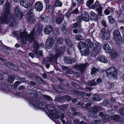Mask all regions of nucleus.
Wrapping results in <instances>:
<instances>
[{
	"instance_id": "obj_47",
	"label": "nucleus",
	"mask_w": 124,
	"mask_h": 124,
	"mask_svg": "<svg viewBox=\"0 0 124 124\" xmlns=\"http://www.w3.org/2000/svg\"><path fill=\"white\" fill-rule=\"evenodd\" d=\"M60 109L64 111H66L67 109V107L64 105H61L59 106Z\"/></svg>"
},
{
	"instance_id": "obj_48",
	"label": "nucleus",
	"mask_w": 124,
	"mask_h": 124,
	"mask_svg": "<svg viewBox=\"0 0 124 124\" xmlns=\"http://www.w3.org/2000/svg\"><path fill=\"white\" fill-rule=\"evenodd\" d=\"M75 39L77 40L80 41L82 39V37L80 35H78L76 36Z\"/></svg>"
},
{
	"instance_id": "obj_54",
	"label": "nucleus",
	"mask_w": 124,
	"mask_h": 124,
	"mask_svg": "<svg viewBox=\"0 0 124 124\" xmlns=\"http://www.w3.org/2000/svg\"><path fill=\"white\" fill-rule=\"evenodd\" d=\"M101 122V120L99 119L96 120L94 121H92V123L93 124H98Z\"/></svg>"
},
{
	"instance_id": "obj_32",
	"label": "nucleus",
	"mask_w": 124,
	"mask_h": 124,
	"mask_svg": "<svg viewBox=\"0 0 124 124\" xmlns=\"http://www.w3.org/2000/svg\"><path fill=\"white\" fill-rule=\"evenodd\" d=\"M74 49L72 47L70 46L67 50V52L68 54L70 55H71L73 52H74Z\"/></svg>"
},
{
	"instance_id": "obj_60",
	"label": "nucleus",
	"mask_w": 124,
	"mask_h": 124,
	"mask_svg": "<svg viewBox=\"0 0 124 124\" xmlns=\"http://www.w3.org/2000/svg\"><path fill=\"white\" fill-rule=\"evenodd\" d=\"M6 65L9 68H12L11 67V65L12 64V63L10 62H6Z\"/></svg>"
},
{
	"instance_id": "obj_4",
	"label": "nucleus",
	"mask_w": 124,
	"mask_h": 124,
	"mask_svg": "<svg viewBox=\"0 0 124 124\" xmlns=\"http://www.w3.org/2000/svg\"><path fill=\"white\" fill-rule=\"evenodd\" d=\"M106 73L107 77L110 79L115 78L117 75V70L116 69L113 67L107 69Z\"/></svg>"
},
{
	"instance_id": "obj_59",
	"label": "nucleus",
	"mask_w": 124,
	"mask_h": 124,
	"mask_svg": "<svg viewBox=\"0 0 124 124\" xmlns=\"http://www.w3.org/2000/svg\"><path fill=\"white\" fill-rule=\"evenodd\" d=\"M61 30L62 31H64L66 30L65 26H64V25H61Z\"/></svg>"
},
{
	"instance_id": "obj_34",
	"label": "nucleus",
	"mask_w": 124,
	"mask_h": 124,
	"mask_svg": "<svg viewBox=\"0 0 124 124\" xmlns=\"http://www.w3.org/2000/svg\"><path fill=\"white\" fill-rule=\"evenodd\" d=\"M88 84L89 85L91 86L95 85H97V83L94 80H93L89 81L88 82Z\"/></svg>"
},
{
	"instance_id": "obj_23",
	"label": "nucleus",
	"mask_w": 124,
	"mask_h": 124,
	"mask_svg": "<svg viewBox=\"0 0 124 124\" xmlns=\"http://www.w3.org/2000/svg\"><path fill=\"white\" fill-rule=\"evenodd\" d=\"M90 19L91 20H97V15L94 12L91 11L90 14Z\"/></svg>"
},
{
	"instance_id": "obj_56",
	"label": "nucleus",
	"mask_w": 124,
	"mask_h": 124,
	"mask_svg": "<svg viewBox=\"0 0 124 124\" xmlns=\"http://www.w3.org/2000/svg\"><path fill=\"white\" fill-rule=\"evenodd\" d=\"M105 14L106 15H108L110 13V11L109 9H107L104 11Z\"/></svg>"
},
{
	"instance_id": "obj_1",
	"label": "nucleus",
	"mask_w": 124,
	"mask_h": 124,
	"mask_svg": "<svg viewBox=\"0 0 124 124\" xmlns=\"http://www.w3.org/2000/svg\"><path fill=\"white\" fill-rule=\"evenodd\" d=\"M5 12L3 16L0 17V23H8L10 26L14 25L17 21L20 20L23 16V15L20 11L19 7L16 6L15 8V15L14 19L11 18V15L9 13V5L5 4L4 5Z\"/></svg>"
},
{
	"instance_id": "obj_44",
	"label": "nucleus",
	"mask_w": 124,
	"mask_h": 124,
	"mask_svg": "<svg viewBox=\"0 0 124 124\" xmlns=\"http://www.w3.org/2000/svg\"><path fill=\"white\" fill-rule=\"evenodd\" d=\"M43 96L45 100L47 101H51L52 100L51 98L48 95H44Z\"/></svg>"
},
{
	"instance_id": "obj_57",
	"label": "nucleus",
	"mask_w": 124,
	"mask_h": 124,
	"mask_svg": "<svg viewBox=\"0 0 124 124\" xmlns=\"http://www.w3.org/2000/svg\"><path fill=\"white\" fill-rule=\"evenodd\" d=\"M102 25L105 27H106L107 26V25L105 21H103L101 22Z\"/></svg>"
},
{
	"instance_id": "obj_27",
	"label": "nucleus",
	"mask_w": 124,
	"mask_h": 124,
	"mask_svg": "<svg viewBox=\"0 0 124 124\" xmlns=\"http://www.w3.org/2000/svg\"><path fill=\"white\" fill-rule=\"evenodd\" d=\"M102 7L101 5L99 6L98 7L96 8V9L99 16H101L102 15Z\"/></svg>"
},
{
	"instance_id": "obj_39",
	"label": "nucleus",
	"mask_w": 124,
	"mask_h": 124,
	"mask_svg": "<svg viewBox=\"0 0 124 124\" xmlns=\"http://www.w3.org/2000/svg\"><path fill=\"white\" fill-rule=\"evenodd\" d=\"M119 118V116L116 115L115 116H112L111 117V118L112 119L114 120L117 121Z\"/></svg>"
},
{
	"instance_id": "obj_53",
	"label": "nucleus",
	"mask_w": 124,
	"mask_h": 124,
	"mask_svg": "<svg viewBox=\"0 0 124 124\" xmlns=\"http://www.w3.org/2000/svg\"><path fill=\"white\" fill-rule=\"evenodd\" d=\"M109 116L107 115H106L103 118V120L104 122H107L108 120Z\"/></svg>"
},
{
	"instance_id": "obj_21",
	"label": "nucleus",
	"mask_w": 124,
	"mask_h": 124,
	"mask_svg": "<svg viewBox=\"0 0 124 124\" xmlns=\"http://www.w3.org/2000/svg\"><path fill=\"white\" fill-rule=\"evenodd\" d=\"M103 49L107 53H109L111 51V49L109 45L108 44H105L103 46Z\"/></svg>"
},
{
	"instance_id": "obj_50",
	"label": "nucleus",
	"mask_w": 124,
	"mask_h": 124,
	"mask_svg": "<svg viewBox=\"0 0 124 124\" xmlns=\"http://www.w3.org/2000/svg\"><path fill=\"white\" fill-rule=\"evenodd\" d=\"M63 98L65 99H67L68 101H70L71 100L70 97L68 95H66L63 96Z\"/></svg>"
},
{
	"instance_id": "obj_51",
	"label": "nucleus",
	"mask_w": 124,
	"mask_h": 124,
	"mask_svg": "<svg viewBox=\"0 0 124 124\" xmlns=\"http://www.w3.org/2000/svg\"><path fill=\"white\" fill-rule=\"evenodd\" d=\"M54 89L55 90L58 92H60L61 91L60 89L59 88V86L57 85L54 86Z\"/></svg>"
},
{
	"instance_id": "obj_7",
	"label": "nucleus",
	"mask_w": 124,
	"mask_h": 124,
	"mask_svg": "<svg viewBox=\"0 0 124 124\" xmlns=\"http://www.w3.org/2000/svg\"><path fill=\"white\" fill-rule=\"evenodd\" d=\"M101 34L102 36V39L104 40H108L110 38V33L105 28H103L101 30Z\"/></svg>"
},
{
	"instance_id": "obj_55",
	"label": "nucleus",
	"mask_w": 124,
	"mask_h": 124,
	"mask_svg": "<svg viewBox=\"0 0 124 124\" xmlns=\"http://www.w3.org/2000/svg\"><path fill=\"white\" fill-rule=\"evenodd\" d=\"M11 66L12 68H10L13 70H15L17 68V66H16L13 63H12V64H11Z\"/></svg>"
},
{
	"instance_id": "obj_46",
	"label": "nucleus",
	"mask_w": 124,
	"mask_h": 124,
	"mask_svg": "<svg viewBox=\"0 0 124 124\" xmlns=\"http://www.w3.org/2000/svg\"><path fill=\"white\" fill-rule=\"evenodd\" d=\"M89 114L91 117H96L97 116L96 113L93 111H90L89 112Z\"/></svg>"
},
{
	"instance_id": "obj_14",
	"label": "nucleus",
	"mask_w": 124,
	"mask_h": 124,
	"mask_svg": "<svg viewBox=\"0 0 124 124\" xmlns=\"http://www.w3.org/2000/svg\"><path fill=\"white\" fill-rule=\"evenodd\" d=\"M82 20L85 22L88 21L89 18V15L88 13L85 11H82L81 13Z\"/></svg>"
},
{
	"instance_id": "obj_35",
	"label": "nucleus",
	"mask_w": 124,
	"mask_h": 124,
	"mask_svg": "<svg viewBox=\"0 0 124 124\" xmlns=\"http://www.w3.org/2000/svg\"><path fill=\"white\" fill-rule=\"evenodd\" d=\"M66 44L69 47L71 46L72 45V44L71 41L68 38H65V40Z\"/></svg>"
},
{
	"instance_id": "obj_18",
	"label": "nucleus",
	"mask_w": 124,
	"mask_h": 124,
	"mask_svg": "<svg viewBox=\"0 0 124 124\" xmlns=\"http://www.w3.org/2000/svg\"><path fill=\"white\" fill-rule=\"evenodd\" d=\"M64 18V15H62L61 17L56 16L55 19V23L57 24H60L62 22Z\"/></svg>"
},
{
	"instance_id": "obj_19",
	"label": "nucleus",
	"mask_w": 124,
	"mask_h": 124,
	"mask_svg": "<svg viewBox=\"0 0 124 124\" xmlns=\"http://www.w3.org/2000/svg\"><path fill=\"white\" fill-rule=\"evenodd\" d=\"M98 60L101 62L106 63L108 62V60L104 56L101 55L99 56L97 58Z\"/></svg>"
},
{
	"instance_id": "obj_52",
	"label": "nucleus",
	"mask_w": 124,
	"mask_h": 124,
	"mask_svg": "<svg viewBox=\"0 0 124 124\" xmlns=\"http://www.w3.org/2000/svg\"><path fill=\"white\" fill-rule=\"evenodd\" d=\"M77 21L78 23H80L82 20V15L81 16H78L76 17Z\"/></svg>"
},
{
	"instance_id": "obj_6",
	"label": "nucleus",
	"mask_w": 124,
	"mask_h": 124,
	"mask_svg": "<svg viewBox=\"0 0 124 124\" xmlns=\"http://www.w3.org/2000/svg\"><path fill=\"white\" fill-rule=\"evenodd\" d=\"M63 52V51H61L60 50H57L56 51V54L54 57H53V55L51 54L47 57V58L48 59V61H49L54 62H56V59L58 57L60 56L62 54Z\"/></svg>"
},
{
	"instance_id": "obj_62",
	"label": "nucleus",
	"mask_w": 124,
	"mask_h": 124,
	"mask_svg": "<svg viewBox=\"0 0 124 124\" xmlns=\"http://www.w3.org/2000/svg\"><path fill=\"white\" fill-rule=\"evenodd\" d=\"M71 15V13L69 12H67L65 14V16H66L67 18H69V17Z\"/></svg>"
},
{
	"instance_id": "obj_45",
	"label": "nucleus",
	"mask_w": 124,
	"mask_h": 124,
	"mask_svg": "<svg viewBox=\"0 0 124 124\" xmlns=\"http://www.w3.org/2000/svg\"><path fill=\"white\" fill-rule=\"evenodd\" d=\"M46 7L49 9V11L50 12H52L53 10V6L50 5H46Z\"/></svg>"
},
{
	"instance_id": "obj_43",
	"label": "nucleus",
	"mask_w": 124,
	"mask_h": 124,
	"mask_svg": "<svg viewBox=\"0 0 124 124\" xmlns=\"http://www.w3.org/2000/svg\"><path fill=\"white\" fill-rule=\"evenodd\" d=\"M99 5V2L97 1L94 3V4L93 5L92 8L95 9L100 5Z\"/></svg>"
},
{
	"instance_id": "obj_20",
	"label": "nucleus",
	"mask_w": 124,
	"mask_h": 124,
	"mask_svg": "<svg viewBox=\"0 0 124 124\" xmlns=\"http://www.w3.org/2000/svg\"><path fill=\"white\" fill-rule=\"evenodd\" d=\"M85 67V65L84 64L81 65H77L75 66L74 68L78 70H80L81 71H83Z\"/></svg>"
},
{
	"instance_id": "obj_26",
	"label": "nucleus",
	"mask_w": 124,
	"mask_h": 124,
	"mask_svg": "<svg viewBox=\"0 0 124 124\" xmlns=\"http://www.w3.org/2000/svg\"><path fill=\"white\" fill-rule=\"evenodd\" d=\"M94 2L93 0H88L86 2V5L89 8H92V4Z\"/></svg>"
},
{
	"instance_id": "obj_22",
	"label": "nucleus",
	"mask_w": 124,
	"mask_h": 124,
	"mask_svg": "<svg viewBox=\"0 0 124 124\" xmlns=\"http://www.w3.org/2000/svg\"><path fill=\"white\" fill-rule=\"evenodd\" d=\"M20 4L25 8H27L28 6V2L27 0H21Z\"/></svg>"
},
{
	"instance_id": "obj_42",
	"label": "nucleus",
	"mask_w": 124,
	"mask_h": 124,
	"mask_svg": "<svg viewBox=\"0 0 124 124\" xmlns=\"http://www.w3.org/2000/svg\"><path fill=\"white\" fill-rule=\"evenodd\" d=\"M55 5L56 6L61 7L62 5V3L59 0H57L55 2Z\"/></svg>"
},
{
	"instance_id": "obj_8",
	"label": "nucleus",
	"mask_w": 124,
	"mask_h": 124,
	"mask_svg": "<svg viewBox=\"0 0 124 124\" xmlns=\"http://www.w3.org/2000/svg\"><path fill=\"white\" fill-rule=\"evenodd\" d=\"M113 35L116 42L119 45L121 44L122 42V38L119 31L116 30H115L114 31Z\"/></svg>"
},
{
	"instance_id": "obj_38",
	"label": "nucleus",
	"mask_w": 124,
	"mask_h": 124,
	"mask_svg": "<svg viewBox=\"0 0 124 124\" xmlns=\"http://www.w3.org/2000/svg\"><path fill=\"white\" fill-rule=\"evenodd\" d=\"M41 18L42 21L45 22H47L48 20L49 19V18L48 17L46 16H42Z\"/></svg>"
},
{
	"instance_id": "obj_61",
	"label": "nucleus",
	"mask_w": 124,
	"mask_h": 124,
	"mask_svg": "<svg viewBox=\"0 0 124 124\" xmlns=\"http://www.w3.org/2000/svg\"><path fill=\"white\" fill-rule=\"evenodd\" d=\"M21 82L19 81H16L14 84V86L15 87H17L19 84Z\"/></svg>"
},
{
	"instance_id": "obj_28",
	"label": "nucleus",
	"mask_w": 124,
	"mask_h": 124,
	"mask_svg": "<svg viewBox=\"0 0 124 124\" xmlns=\"http://www.w3.org/2000/svg\"><path fill=\"white\" fill-rule=\"evenodd\" d=\"M101 108L100 107L95 105L93 109V112L96 113L97 111L101 110Z\"/></svg>"
},
{
	"instance_id": "obj_11",
	"label": "nucleus",
	"mask_w": 124,
	"mask_h": 124,
	"mask_svg": "<svg viewBox=\"0 0 124 124\" xmlns=\"http://www.w3.org/2000/svg\"><path fill=\"white\" fill-rule=\"evenodd\" d=\"M55 43L53 39L49 38L47 39L46 43V47L48 49L51 48Z\"/></svg>"
},
{
	"instance_id": "obj_3",
	"label": "nucleus",
	"mask_w": 124,
	"mask_h": 124,
	"mask_svg": "<svg viewBox=\"0 0 124 124\" xmlns=\"http://www.w3.org/2000/svg\"><path fill=\"white\" fill-rule=\"evenodd\" d=\"M47 108L52 117L55 119H59L60 118L58 111L55 109L53 105L52 104L49 105Z\"/></svg>"
},
{
	"instance_id": "obj_58",
	"label": "nucleus",
	"mask_w": 124,
	"mask_h": 124,
	"mask_svg": "<svg viewBox=\"0 0 124 124\" xmlns=\"http://www.w3.org/2000/svg\"><path fill=\"white\" fill-rule=\"evenodd\" d=\"M102 104L103 105H105L107 106H108V102L107 100H104L103 101Z\"/></svg>"
},
{
	"instance_id": "obj_17",
	"label": "nucleus",
	"mask_w": 124,
	"mask_h": 124,
	"mask_svg": "<svg viewBox=\"0 0 124 124\" xmlns=\"http://www.w3.org/2000/svg\"><path fill=\"white\" fill-rule=\"evenodd\" d=\"M63 60L64 62L68 63H72L74 62L75 61L74 58L69 57H65Z\"/></svg>"
},
{
	"instance_id": "obj_36",
	"label": "nucleus",
	"mask_w": 124,
	"mask_h": 124,
	"mask_svg": "<svg viewBox=\"0 0 124 124\" xmlns=\"http://www.w3.org/2000/svg\"><path fill=\"white\" fill-rule=\"evenodd\" d=\"M93 98L95 101H99L100 100V98L99 95L97 94H95L93 96Z\"/></svg>"
},
{
	"instance_id": "obj_63",
	"label": "nucleus",
	"mask_w": 124,
	"mask_h": 124,
	"mask_svg": "<svg viewBox=\"0 0 124 124\" xmlns=\"http://www.w3.org/2000/svg\"><path fill=\"white\" fill-rule=\"evenodd\" d=\"M108 113L111 114H113V113L115 112V111L114 110H111V109L108 110Z\"/></svg>"
},
{
	"instance_id": "obj_5",
	"label": "nucleus",
	"mask_w": 124,
	"mask_h": 124,
	"mask_svg": "<svg viewBox=\"0 0 124 124\" xmlns=\"http://www.w3.org/2000/svg\"><path fill=\"white\" fill-rule=\"evenodd\" d=\"M44 46V45L42 43L38 44L37 42L36 41H34L33 43V49L32 50V52L35 54L36 55H39L42 56V50L39 51L37 53L38 49L39 47L40 46Z\"/></svg>"
},
{
	"instance_id": "obj_29",
	"label": "nucleus",
	"mask_w": 124,
	"mask_h": 124,
	"mask_svg": "<svg viewBox=\"0 0 124 124\" xmlns=\"http://www.w3.org/2000/svg\"><path fill=\"white\" fill-rule=\"evenodd\" d=\"M86 42L88 43V46L90 48H92L93 46V43L91 40L88 39H87L86 40Z\"/></svg>"
},
{
	"instance_id": "obj_12",
	"label": "nucleus",
	"mask_w": 124,
	"mask_h": 124,
	"mask_svg": "<svg viewBox=\"0 0 124 124\" xmlns=\"http://www.w3.org/2000/svg\"><path fill=\"white\" fill-rule=\"evenodd\" d=\"M44 32L46 34H49L53 31L52 26L50 25L46 26L44 29Z\"/></svg>"
},
{
	"instance_id": "obj_16",
	"label": "nucleus",
	"mask_w": 124,
	"mask_h": 124,
	"mask_svg": "<svg viewBox=\"0 0 124 124\" xmlns=\"http://www.w3.org/2000/svg\"><path fill=\"white\" fill-rule=\"evenodd\" d=\"M94 51H93L91 54V55L94 57L99 52L100 49V46L99 45H97L94 47Z\"/></svg>"
},
{
	"instance_id": "obj_37",
	"label": "nucleus",
	"mask_w": 124,
	"mask_h": 124,
	"mask_svg": "<svg viewBox=\"0 0 124 124\" xmlns=\"http://www.w3.org/2000/svg\"><path fill=\"white\" fill-rule=\"evenodd\" d=\"M63 38L59 37L57 39V42L58 44H62L63 42Z\"/></svg>"
},
{
	"instance_id": "obj_41",
	"label": "nucleus",
	"mask_w": 124,
	"mask_h": 124,
	"mask_svg": "<svg viewBox=\"0 0 124 124\" xmlns=\"http://www.w3.org/2000/svg\"><path fill=\"white\" fill-rule=\"evenodd\" d=\"M14 78L12 76H10L8 78V81L10 84H12L13 82Z\"/></svg>"
},
{
	"instance_id": "obj_33",
	"label": "nucleus",
	"mask_w": 124,
	"mask_h": 124,
	"mask_svg": "<svg viewBox=\"0 0 124 124\" xmlns=\"http://www.w3.org/2000/svg\"><path fill=\"white\" fill-rule=\"evenodd\" d=\"M29 94L31 96H36L38 95V93L35 90L32 91L29 93Z\"/></svg>"
},
{
	"instance_id": "obj_25",
	"label": "nucleus",
	"mask_w": 124,
	"mask_h": 124,
	"mask_svg": "<svg viewBox=\"0 0 124 124\" xmlns=\"http://www.w3.org/2000/svg\"><path fill=\"white\" fill-rule=\"evenodd\" d=\"M87 44L85 42L82 41L80 42L79 43L78 48L79 49L84 48L86 47Z\"/></svg>"
},
{
	"instance_id": "obj_24",
	"label": "nucleus",
	"mask_w": 124,
	"mask_h": 124,
	"mask_svg": "<svg viewBox=\"0 0 124 124\" xmlns=\"http://www.w3.org/2000/svg\"><path fill=\"white\" fill-rule=\"evenodd\" d=\"M83 49H84L81 51V54L84 55H87L89 54V52L88 47H86Z\"/></svg>"
},
{
	"instance_id": "obj_49",
	"label": "nucleus",
	"mask_w": 124,
	"mask_h": 124,
	"mask_svg": "<svg viewBox=\"0 0 124 124\" xmlns=\"http://www.w3.org/2000/svg\"><path fill=\"white\" fill-rule=\"evenodd\" d=\"M118 55V54L116 52H114L111 54V56L112 58H115Z\"/></svg>"
},
{
	"instance_id": "obj_2",
	"label": "nucleus",
	"mask_w": 124,
	"mask_h": 124,
	"mask_svg": "<svg viewBox=\"0 0 124 124\" xmlns=\"http://www.w3.org/2000/svg\"><path fill=\"white\" fill-rule=\"evenodd\" d=\"M42 29V27L40 25H36L29 35H28L26 32L21 33V40L22 43L25 44L27 40L29 42H31L36 37L39 35Z\"/></svg>"
},
{
	"instance_id": "obj_15",
	"label": "nucleus",
	"mask_w": 124,
	"mask_h": 124,
	"mask_svg": "<svg viewBox=\"0 0 124 124\" xmlns=\"http://www.w3.org/2000/svg\"><path fill=\"white\" fill-rule=\"evenodd\" d=\"M11 86L10 85H8L7 84L4 83L1 85V87L0 89L8 92L11 89Z\"/></svg>"
},
{
	"instance_id": "obj_13",
	"label": "nucleus",
	"mask_w": 124,
	"mask_h": 124,
	"mask_svg": "<svg viewBox=\"0 0 124 124\" xmlns=\"http://www.w3.org/2000/svg\"><path fill=\"white\" fill-rule=\"evenodd\" d=\"M34 7L35 9L38 11H41L43 8L42 3L40 1H37L34 5Z\"/></svg>"
},
{
	"instance_id": "obj_31",
	"label": "nucleus",
	"mask_w": 124,
	"mask_h": 124,
	"mask_svg": "<svg viewBox=\"0 0 124 124\" xmlns=\"http://www.w3.org/2000/svg\"><path fill=\"white\" fill-rule=\"evenodd\" d=\"M108 19L109 23H114L115 22V20L112 16H109L108 17Z\"/></svg>"
},
{
	"instance_id": "obj_10",
	"label": "nucleus",
	"mask_w": 124,
	"mask_h": 124,
	"mask_svg": "<svg viewBox=\"0 0 124 124\" xmlns=\"http://www.w3.org/2000/svg\"><path fill=\"white\" fill-rule=\"evenodd\" d=\"M30 105L31 106L32 105L35 108H40L42 109L45 108L46 107V104L45 102H41L39 103H38L37 102H30Z\"/></svg>"
},
{
	"instance_id": "obj_64",
	"label": "nucleus",
	"mask_w": 124,
	"mask_h": 124,
	"mask_svg": "<svg viewBox=\"0 0 124 124\" xmlns=\"http://www.w3.org/2000/svg\"><path fill=\"white\" fill-rule=\"evenodd\" d=\"M78 12V9L77 8H76L72 12V13L74 14H77Z\"/></svg>"
},
{
	"instance_id": "obj_9",
	"label": "nucleus",
	"mask_w": 124,
	"mask_h": 124,
	"mask_svg": "<svg viewBox=\"0 0 124 124\" xmlns=\"http://www.w3.org/2000/svg\"><path fill=\"white\" fill-rule=\"evenodd\" d=\"M25 17L29 23H33L36 21L34 15L32 12L31 11H29L26 15Z\"/></svg>"
},
{
	"instance_id": "obj_40",
	"label": "nucleus",
	"mask_w": 124,
	"mask_h": 124,
	"mask_svg": "<svg viewBox=\"0 0 124 124\" xmlns=\"http://www.w3.org/2000/svg\"><path fill=\"white\" fill-rule=\"evenodd\" d=\"M64 99L63 98V96L62 97L60 96H59L56 99V100L58 102H62L63 101V100Z\"/></svg>"
},
{
	"instance_id": "obj_30",
	"label": "nucleus",
	"mask_w": 124,
	"mask_h": 124,
	"mask_svg": "<svg viewBox=\"0 0 124 124\" xmlns=\"http://www.w3.org/2000/svg\"><path fill=\"white\" fill-rule=\"evenodd\" d=\"M99 70L95 67H93L91 69V74L92 75L96 74L98 72H99Z\"/></svg>"
}]
</instances>
